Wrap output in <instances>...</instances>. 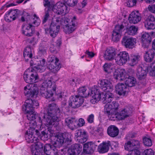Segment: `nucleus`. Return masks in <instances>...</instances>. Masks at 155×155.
<instances>
[{"mask_svg": "<svg viewBox=\"0 0 155 155\" xmlns=\"http://www.w3.org/2000/svg\"><path fill=\"white\" fill-rule=\"evenodd\" d=\"M60 110L58 106L55 104L52 103L49 105L47 113L44 114L42 120L34 111L27 114V117L30 121L33 120L37 118L41 124L44 122L47 126H54L55 127L58 124L60 120Z\"/></svg>", "mask_w": 155, "mask_h": 155, "instance_id": "f257e3e1", "label": "nucleus"}, {"mask_svg": "<svg viewBox=\"0 0 155 155\" xmlns=\"http://www.w3.org/2000/svg\"><path fill=\"white\" fill-rule=\"evenodd\" d=\"M36 71L34 68L33 69L28 68L24 74V80L26 83L29 84L24 88V93L28 97H36L38 92L37 84H31L37 82L38 80V76Z\"/></svg>", "mask_w": 155, "mask_h": 155, "instance_id": "f03ea898", "label": "nucleus"}, {"mask_svg": "<svg viewBox=\"0 0 155 155\" xmlns=\"http://www.w3.org/2000/svg\"><path fill=\"white\" fill-rule=\"evenodd\" d=\"M35 132L37 136L39 134V131L33 127H30L25 135V140L28 143H34L31 147V151L33 155H42V144L39 142L37 137L33 135Z\"/></svg>", "mask_w": 155, "mask_h": 155, "instance_id": "7ed1b4c3", "label": "nucleus"}, {"mask_svg": "<svg viewBox=\"0 0 155 155\" xmlns=\"http://www.w3.org/2000/svg\"><path fill=\"white\" fill-rule=\"evenodd\" d=\"M78 93L81 97H87L90 95L92 98L91 101L95 104L100 100L101 94L97 89L92 87L91 89L85 87H79L78 90Z\"/></svg>", "mask_w": 155, "mask_h": 155, "instance_id": "20e7f679", "label": "nucleus"}, {"mask_svg": "<svg viewBox=\"0 0 155 155\" xmlns=\"http://www.w3.org/2000/svg\"><path fill=\"white\" fill-rule=\"evenodd\" d=\"M58 18H61L60 25L63 26L64 31L66 33L69 34L74 31L75 29L76 17H73V19L71 22L69 19L67 18H63L60 16Z\"/></svg>", "mask_w": 155, "mask_h": 155, "instance_id": "39448f33", "label": "nucleus"}, {"mask_svg": "<svg viewBox=\"0 0 155 155\" xmlns=\"http://www.w3.org/2000/svg\"><path fill=\"white\" fill-rule=\"evenodd\" d=\"M61 18L56 17L53 19L49 29H45L46 33L50 34L52 38L56 37L58 34L60 25Z\"/></svg>", "mask_w": 155, "mask_h": 155, "instance_id": "423d86ee", "label": "nucleus"}, {"mask_svg": "<svg viewBox=\"0 0 155 155\" xmlns=\"http://www.w3.org/2000/svg\"><path fill=\"white\" fill-rule=\"evenodd\" d=\"M68 134L58 133L53 137L52 143L54 146L58 147L65 142L68 143L71 141V139L68 137ZM53 138H51L52 139Z\"/></svg>", "mask_w": 155, "mask_h": 155, "instance_id": "0eeeda50", "label": "nucleus"}, {"mask_svg": "<svg viewBox=\"0 0 155 155\" xmlns=\"http://www.w3.org/2000/svg\"><path fill=\"white\" fill-rule=\"evenodd\" d=\"M125 150L132 151V153L136 154V151L140 152L139 142L138 140H134L131 141H128L124 145Z\"/></svg>", "mask_w": 155, "mask_h": 155, "instance_id": "6e6552de", "label": "nucleus"}, {"mask_svg": "<svg viewBox=\"0 0 155 155\" xmlns=\"http://www.w3.org/2000/svg\"><path fill=\"white\" fill-rule=\"evenodd\" d=\"M84 102L83 98L78 95L71 96L69 101V105L72 108H76L81 106Z\"/></svg>", "mask_w": 155, "mask_h": 155, "instance_id": "1a4fd4ad", "label": "nucleus"}, {"mask_svg": "<svg viewBox=\"0 0 155 155\" xmlns=\"http://www.w3.org/2000/svg\"><path fill=\"white\" fill-rule=\"evenodd\" d=\"M76 140L80 143H82L86 142L88 138L87 133L81 129L77 130L74 134Z\"/></svg>", "mask_w": 155, "mask_h": 155, "instance_id": "9d476101", "label": "nucleus"}, {"mask_svg": "<svg viewBox=\"0 0 155 155\" xmlns=\"http://www.w3.org/2000/svg\"><path fill=\"white\" fill-rule=\"evenodd\" d=\"M20 13V11L18 9L10 10L5 14V19L7 22L15 20L18 17Z\"/></svg>", "mask_w": 155, "mask_h": 155, "instance_id": "9b49d317", "label": "nucleus"}, {"mask_svg": "<svg viewBox=\"0 0 155 155\" xmlns=\"http://www.w3.org/2000/svg\"><path fill=\"white\" fill-rule=\"evenodd\" d=\"M129 59L128 53L126 51H122L117 54L115 60L117 64L121 65L125 64Z\"/></svg>", "mask_w": 155, "mask_h": 155, "instance_id": "f8f14e48", "label": "nucleus"}, {"mask_svg": "<svg viewBox=\"0 0 155 155\" xmlns=\"http://www.w3.org/2000/svg\"><path fill=\"white\" fill-rule=\"evenodd\" d=\"M22 28V34L28 37L32 36L35 32L34 26L30 23L23 24Z\"/></svg>", "mask_w": 155, "mask_h": 155, "instance_id": "ddd939ff", "label": "nucleus"}, {"mask_svg": "<svg viewBox=\"0 0 155 155\" xmlns=\"http://www.w3.org/2000/svg\"><path fill=\"white\" fill-rule=\"evenodd\" d=\"M115 91L119 95L126 96L129 91V88L125 84L119 83L115 86Z\"/></svg>", "mask_w": 155, "mask_h": 155, "instance_id": "4468645a", "label": "nucleus"}, {"mask_svg": "<svg viewBox=\"0 0 155 155\" xmlns=\"http://www.w3.org/2000/svg\"><path fill=\"white\" fill-rule=\"evenodd\" d=\"M124 26L122 25H117L113 31L112 39L114 41H119L121 36Z\"/></svg>", "mask_w": 155, "mask_h": 155, "instance_id": "2eb2a0df", "label": "nucleus"}, {"mask_svg": "<svg viewBox=\"0 0 155 155\" xmlns=\"http://www.w3.org/2000/svg\"><path fill=\"white\" fill-rule=\"evenodd\" d=\"M98 86L104 91H110L113 89V86L110 81L107 79L100 80Z\"/></svg>", "mask_w": 155, "mask_h": 155, "instance_id": "dca6fc26", "label": "nucleus"}, {"mask_svg": "<svg viewBox=\"0 0 155 155\" xmlns=\"http://www.w3.org/2000/svg\"><path fill=\"white\" fill-rule=\"evenodd\" d=\"M136 38L132 37H124L122 41V44L126 48H133L136 43Z\"/></svg>", "mask_w": 155, "mask_h": 155, "instance_id": "f3484780", "label": "nucleus"}, {"mask_svg": "<svg viewBox=\"0 0 155 155\" xmlns=\"http://www.w3.org/2000/svg\"><path fill=\"white\" fill-rule=\"evenodd\" d=\"M119 104L116 101H113L111 103L106 104L104 106V111L107 113H112L113 112L117 111Z\"/></svg>", "mask_w": 155, "mask_h": 155, "instance_id": "a211bd4d", "label": "nucleus"}, {"mask_svg": "<svg viewBox=\"0 0 155 155\" xmlns=\"http://www.w3.org/2000/svg\"><path fill=\"white\" fill-rule=\"evenodd\" d=\"M141 18V15L138 11H135L132 12L130 15L128 20L130 23L135 24L139 22Z\"/></svg>", "mask_w": 155, "mask_h": 155, "instance_id": "6ab92c4d", "label": "nucleus"}, {"mask_svg": "<svg viewBox=\"0 0 155 155\" xmlns=\"http://www.w3.org/2000/svg\"><path fill=\"white\" fill-rule=\"evenodd\" d=\"M126 76V73L124 69H116L113 73L114 78L118 81L124 80Z\"/></svg>", "mask_w": 155, "mask_h": 155, "instance_id": "aec40b11", "label": "nucleus"}, {"mask_svg": "<svg viewBox=\"0 0 155 155\" xmlns=\"http://www.w3.org/2000/svg\"><path fill=\"white\" fill-rule=\"evenodd\" d=\"M107 93L105 94L101 93V99L102 102L104 104L110 103L114 99V95L110 91H106Z\"/></svg>", "mask_w": 155, "mask_h": 155, "instance_id": "412c9836", "label": "nucleus"}, {"mask_svg": "<svg viewBox=\"0 0 155 155\" xmlns=\"http://www.w3.org/2000/svg\"><path fill=\"white\" fill-rule=\"evenodd\" d=\"M44 86H46L47 89L48 90V91L50 93H52V96L53 94L55 93L56 85L55 83L54 82H52L50 80H46L44 82Z\"/></svg>", "mask_w": 155, "mask_h": 155, "instance_id": "4be33fe9", "label": "nucleus"}, {"mask_svg": "<svg viewBox=\"0 0 155 155\" xmlns=\"http://www.w3.org/2000/svg\"><path fill=\"white\" fill-rule=\"evenodd\" d=\"M116 56V52L114 48L112 47L107 48L106 50L104 57L107 60L111 61L114 59Z\"/></svg>", "mask_w": 155, "mask_h": 155, "instance_id": "5701e85b", "label": "nucleus"}, {"mask_svg": "<svg viewBox=\"0 0 155 155\" xmlns=\"http://www.w3.org/2000/svg\"><path fill=\"white\" fill-rule=\"evenodd\" d=\"M145 26L147 29L155 28V18L152 15L149 16L145 22Z\"/></svg>", "mask_w": 155, "mask_h": 155, "instance_id": "b1692460", "label": "nucleus"}, {"mask_svg": "<svg viewBox=\"0 0 155 155\" xmlns=\"http://www.w3.org/2000/svg\"><path fill=\"white\" fill-rule=\"evenodd\" d=\"M33 100L32 99H28L26 100L25 104L23 106L22 108L23 111L26 114L34 111L32 105Z\"/></svg>", "mask_w": 155, "mask_h": 155, "instance_id": "393cba45", "label": "nucleus"}, {"mask_svg": "<svg viewBox=\"0 0 155 155\" xmlns=\"http://www.w3.org/2000/svg\"><path fill=\"white\" fill-rule=\"evenodd\" d=\"M66 124L72 130L77 128V120L75 118L68 117L65 120Z\"/></svg>", "mask_w": 155, "mask_h": 155, "instance_id": "a878e982", "label": "nucleus"}, {"mask_svg": "<svg viewBox=\"0 0 155 155\" xmlns=\"http://www.w3.org/2000/svg\"><path fill=\"white\" fill-rule=\"evenodd\" d=\"M82 146L80 144L75 143L72 145L68 151V155H75L76 152L81 151Z\"/></svg>", "mask_w": 155, "mask_h": 155, "instance_id": "bb28decb", "label": "nucleus"}, {"mask_svg": "<svg viewBox=\"0 0 155 155\" xmlns=\"http://www.w3.org/2000/svg\"><path fill=\"white\" fill-rule=\"evenodd\" d=\"M132 109L130 107H127L122 109L119 114V120H123L129 117L132 112Z\"/></svg>", "mask_w": 155, "mask_h": 155, "instance_id": "cd10ccee", "label": "nucleus"}, {"mask_svg": "<svg viewBox=\"0 0 155 155\" xmlns=\"http://www.w3.org/2000/svg\"><path fill=\"white\" fill-rule=\"evenodd\" d=\"M108 134L111 137H115L117 136L119 134L118 128L114 125H110L107 129Z\"/></svg>", "mask_w": 155, "mask_h": 155, "instance_id": "c85d7f7f", "label": "nucleus"}, {"mask_svg": "<svg viewBox=\"0 0 155 155\" xmlns=\"http://www.w3.org/2000/svg\"><path fill=\"white\" fill-rule=\"evenodd\" d=\"M40 63L38 65L35 66L33 67L34 70L37 72H42L45 70L46 66L45 60L44 59H41L40 61Z\"/></svg>", "mask_w": 155, "mask_h": 155, "instance_id": "c756f323", "label": "nucleus"}, {"mask_svg": "<svg viewBox=\"0 0 155 155\" xmlns=\"http://www.w3.org/2000/svg\"><path fill=\"white\" fill-rule=\"evenodd\" d=\"M94 145V143L91 141L85 143L83 147L84 151L87 154L92 153L93 152V148Z\"/></svg>", "mask_w": 155, "mask_h": 155, "instance_id": "7c9ffc66", "label": "nucleus"}, {"mask_svg": "<svg viewBox=\"0 0 155 155\" xmlns=\"http://www.w3.org/2000/svg\"><path fill=\"white\" fill-rule=\"evenodd\" d=\"M61 68V65L59 61L50 63L49 64L48 68L51 72L56 73Z\"/></svg>", "mask_w": 155, "mask_h": 155, "instance_id": "2f4dec72", "label": "nucleus"}, {"mask_svg": "<svg viewBox=\"0 0 155 155\" xmlns=\"http://www.w3.org/2000/svg\"><path fill=\"white\" fill-rule=\"evenodd\" d=\"M40 92L41 95L43 97L47 98L52 96V93H49L48 91L46 86H44V82H43L42 86L40 88Z\"/></svg>", "mask_w": 155, "mask_h": 155, "instance_id": "473e14b6", "label": "nucleus"}, {"mask_svg": "<svg viewBox=\"0 0 155 155\" xmlns=\"http://www.w3.org/2000/svg\"><path fill=\"white\" fill-rule=\"evenodd\" d=\"M109 149V144L108 143L103 142L98 146L97 150L100 153H104L107 152Z\"/></svg>", "mask_w": 155, "mask_h": 155, "instance_id": "72a5a7b5", "label": "nucleus"}, {"mask_svg": "<svg viewBox=\"0 0 155 155\" xmlns=\"http://www.w3.org/2000/svg\"><path fill=\"white\" fill-rule=\"evenodd\" d=\"M23 55L26 61H28L29 59H31L32 56V54L31 49L30 46H27L25 48L24 51Z\"/></svg>", "mask_w": 155, "mask_h": 155, "instance_id": "f704fd0d", "label": "nucleus"}, {"mask_svg": "<svg viewBox=\"0 0 155 155\" xmlns=\"http://www.w3.org/2000/svg\"><path fill=\"white\" fill-rule=\"evenodd\" d=\"M124 79H125V84L129 87L135 86L136 83V79L133 77L131 76H129L128 78L126 77Z\"/></svg>", "mask_w": 155, "mask_h": 155, "instance_id": "c9c22d12", "label": "nucleus"}, {"mask_svg": "<svg viewBox=\"0 0 155 155\" xmlns=\"http://www.w3.org/2000/svg\"><path fill=\"white\" fill-rule=\"evenodd\" d=\"M147 71L142 67H138L137 69V71L136 73L138 79L140 80H142L145 78L147 75Z\"/></svg>", "mask_w": 155, "mask_h": 155, "instance_id": "e433bc0d", "label": "nucleus"}, {"mask_svg": "<svg viewBox=\"0 0 155 155\" xmlns=\"http://www.w3.org/2000/svg\"><path fill=\"white\" fill-rule=\"evenodd\" d=\"M154 56V53L152 50H148L146 52L144 58L146 61L148 62L151 61Z\"/></svg>", "mask_w": 155, "mask_h": 155, "instance_id": "4c0bfd02", "label": "nucleus"}, {"mask_svg": "<svg viewBox=\"0 0 155 155\" xmlns=\"http://www.w3.org/2000/svg\"><path fill=\"white\" fill-rule=\"evenodd\" d=\"M138 29V27L132 25L127 28L125 33L129 35H134L137 34Z\"/></svg>", "mask_w": 155, "mask_h": 155, "instance_id": "58836bf2", "label": "nucleus"}, {"mask_svg": "<svg viewBox=\"0 0 155 155\" xmlns=\"http://www.w3.org/2000/svg\"><path fill=\"white\" fill-rule=\"evenodd\" d=\"M141 40L143 44H148L151 41V38L149 34L145 32L143 34L141 37Z\"/></svg>", "mask_w": 155, "mask_h": 155, "instance_id": "ea45409f", "label": "nucleus"}, {"mask_svg": "<svg viewBox=\"0 0 155 155\" xmlns=\"http://www.w3.org/2000/svg\"><path fill=\"white\" fill-rule=\"evenodd\" d=\"M140 58V56L137 54H132L130 59V64L131 66H133L137 63Z\"/></svg>", "mask_w": 155, "mask_h": 155, "instance_id": "a19ab883", "label": "nucleus"}, {"mask_svg": "<svg viewBox=\"0 0 155 155\" xmlns=\"http://www.w3.org/2000/svg\"><path fill=\"white\" fill-rule=\"evenodd\" d=\"M147 71L150 75H155V62L152 63L147 67Z\"/></svg>", "mask_w": 155, "mask_h": 155, "instance_id": "79ce46f5", "label": "nucleus"}, {"mask_svg": "<svg viewBox=\"0 0 155 155\" xmlns=\"http://www.w3.org/2000/svg\"><path fill=\"white\" fill-rule=\"evenodd\" d=\"M53 146V145H51L50 144H46L44 146V150L42 147V151L41 152L42 155H47V152H49Z\"/></svg>", "mask_w": 155, "mask_h": 155, "instance_id": "37998d69", "label": "nucleus"}, {"mask_svg": "<svg viewBox=\"0 0 155 155\" xmlns=\"http://www.w3.org/2000/svg\"><path fill=\"white\" fill-rule=\"evenodd\" d=\"M69 11L66 5L64 3H63V5H61L60 10L58 12V15L66 14Z\"/></svg>", "mask_w": 155, "mask_h": 155, "instance_id": "c03bdc74", "label": "nucleus"}, {"mask_svg": "<svg viewBox=\"0 0 155 155\" xmlns=\"http://www.w3.org/2000/svg\"><path fill=\"white\" fill-rule=\"evenodd\" d=\"M112 65L111 63L105 64L103 67L104 71L108 73H110L112 68Z\"/></svg>", "mask_w": 155, "mask_h": 155, "instance_id": "a18cd8bd", "label": "nucleus"}, {"mask_svg": "<svg viewBox=\"0 0 155 155\" xmlns=\"http://www.w3.org/2000/svg\"><path fill=\"white\" fill-rule=\"evenodd\" d=\"M61 5H63V3L58 2L53 6L52 8L53 11L58 15V12Z\"/></svg>", "mask_w": 155, "mask_h": 155, "instance_id": "49530a36", "label": "nucleus"}, {"mask_svg": "<svg viewBox=\"0 0 155 155\" xmlns=\"http://www.w3.org/2000/svg\"><path fill=\"white\" fill-rule=\"evenodd\" d=\"M106 112H105L106 113ZM117 111L113 112L112 113H110L109 114H107L110 120H111L114 121L117 120L118 115L117 114Z\"/></svg>", "mask_w": 155, "mask_h": 155, "instance_id": "de8ad7c7", "label": "nucleus"}, {"mask_svg": "<svg viewBox=\"0 0 155 155\" xmlns=\"http://www.w3.org/2000/svg\"><path fill=\"white\" fill-rule=\"evenodd\" d=\"M58 146H54L52 147L49 152H47V155H57V150L56 147Z\"/></svg>", "mask_w": 155, "mask_h": 155, "instance_id": "09e8293b", "label": "nucleus"}, {"mask_svg": "<svg viewBox=\"0 0 155 155\" xmlns=\"http://www.w3.org/2000/svg\"><path fill=\"white\" fill-rule=\"evenodd\" d=\"M143 143L144 145L147 146H151L152 145L150 139L146 137L143 139Z\"/></svg>", "mask_w": 155, "mask_h": 155, "instance_id": "8fccbe9b", "label": "nucleus"}, {"mask_svg": "<svg viewBox=\"0 0 155 155\" xmlns=\"http://www.w3.org/2000/svg\"><path fill=\"white\" fill-rule=\"evenodd\" d=\"M127 5L129 7H132L135 5L137 0H127Z\"/></svg>", "mask_w": 155, "mask_h": 155, "instance_id": "3c124183", "label": "nucleus"}, {"mask_svg": "<svg viewBox=\"0 0 155 155\" xmlns=\"http://www.w3.org/2000/svg\"><path fill=\"white\" fill-rule=\"evenodd\" d=\"M48 61L50 63L52 62L56 63V61H59V59L56 57H55L54 55L49 56L48 58Z\"/></svg>", "mask_w": 155, "mask_h": 155, "instance_id": "603ef678", "label": "nucleus"}, {"mask_svg": "<svg viewBox=\"0 0 155 155\" xmlns=\"http://www.w3.org/2000/svg\"><path fill=\"white\" fill-rule=\"evenodd\" d=\"M154 153L153 150L151 149H147L144 151L142 155H154Z\"/></svg>", "mask_w": 155, "mask_h": 155, "instance_id": "864d4df0", "label": "nucleus"}, {"mask_svg": "<svg viewBox=\"0 0 155 155\" xmlns=\"http://www.w3.org/2000/svg\"><path fill=\"white\" fill-rule=\"evenodd\" d=\"M85 124V122L84 119L80 118L79 119L78 122L77 121V128L78 127H82L84 126Z\"/></svg>", "mask_w": 155, "mask_h": 155, "instance_id": "5fc2aeb1", "label": "nucleus"}, {"mask_svg": "<svg viewBox=\"0 0 155 155\" xmlns=\"http://www.w3.org/2000/svg\"><path fill=\"white\" fill-rule=\"evenodd\" d=\"M94 115L93 114L88 115L87 118L86 120L87 122L90 124H91L94 122Z\"/></svg>", "mask_w": 155, "mask_h": 155, "instance_id": "6e6d98bb", "label": "nucleus"}, {"mask_svg": "<svg viewBox=\"0 0 155 155\" xmlns=\"http://www.w3.org/2000/svg\"><path fill=\"white\" fill-rule=\"evenodd\" d=\"M47 49V47L41 45L39 49V52L41 54H44L46 53Z\"/></svg>", "mask_w": 155, "mask_h": 155, "instance_id": "4d7b16f0", "label": "nucleus"}, {"mask_svg": "<svg viewBox=\"0 0 155 155\" xmlns=\"http://www.w3.org/2000/svg\"><path fill=\"white\" fill-rule=\"evenodd\" d=\"M32 22L35 26H38L40 24V20L38 18L36 17L32 19Z\"/></svg>", "mask_w": 155, "mask_h": 155, "instance_id": "13d9d810", "label": "nucleus"}, {"mask_svg": "<svg viewBox=\"0 0 155 155\" xmlns=\"http://www.w3.org/2000/svg\"><path fill=\"white\" fill-rule=\"evenodd\" d=\"M49 17V15L48 11H46L45 12V15L44 17V19L43 21V23H44L46 22Z\"/></svg>", "mask_w": 155, "mask_h": 155, "instance_id": "bf43d9fd", "label": "nucleus"}, {"mask_svg": "<svg viewBox=\"0 0 155 155\" xmlns=\"http://www.w3.org/2000/svg\"><path fill=\"white\" fill-rule=\"evenodd\" d=\"M148 9L151 12L155 13V5H149L148 7Z\"/></svg>", "mask_w": 155, "mask_h": 155, "instance_id": "052dcab7", "label": "nucleus"}, {"mask_svg": "<svg viewBox=\"0 0 155 155\" xmlns=\"http://www.w3.org/2000/svg\"><path fill=\"white\" fill-rule=\"evenodd\" d=\"M85 54L87 55L88 58H93L94 55V54L93 52L88 51L85 52Z\"/></svg>", "mask_w": 155, "mask_h": 155, "instance_id": "680f3d73", "label": "nucleus"}, {"mask_svg": "<svg viewBox=\"0 0 155 155\" xmlns=\"http://www.w3.org/2000/svg\"><path fill=\"white\" fill-rule=\"evenodd\" d=\"M78 2V0H72V3H69L68 5L69 6L73 7L75 6Z\"/></svg>", "mask_w": 155, "mask_h": 155, "instance_id": "e2e57ef3", "label": "nucleus"}, {"mask_svg": "<svg viewBox=\"0 0 155 155\" xmlns=\"http://www.w3.org/2000/svg\"><path fill=\"white\" fill-rule=\"evenodd\" d=\"M35 38H32L31 39H28L27 40V42L31 44V45H34L35 44Z\"/></svg>", "mask_w": 155, "mask_h": 155, "instance_id": "0e129e2a", "label": "nucleus"}, {"mask_svg": "<svg viewBox=\"0 0 155 155\" xmlns=\"http://www.w3.org/2000/svg\"><path fill=\"white\" fill-rule=\"evenodd\" d=\"M44 5L45 7H49L50 6V2L48 0H44Z\"/></svg>", "mask_w": 155, "mask_h": 155, "instance_id": "69168bd1", "label": "nucleus"}, {"mask_svg": "<svg viewBox=\"0 0 155 155\" xmlns=\"http://www.w3.org/2000/svg\"><path fill=\"white\" fill-rule=\"evenodd\" d=\"M32 105L33 108L36 107V108H37V107L39 106V103L38 101L36 100H33V103H32Z\"/></svg>", "mask_w": 155, "mask_h": 155, "instance_id": "338daca9", "label": "nucleus"}, {"mask_svg": "<svg viewBox=\"0 0 155 155\" xmlns=\"http://www.w3.org/2000/svg\"><path fill=\"white\" fill-rule=\"evenodd\" d=\"M61 43V40L60 39H58L55 43L54 45L56 46L59 47Z\"/></svg>", "mask_w": 155, "mask_h": 155, "instance_id": "774afa93", "label": "nucleus"}]
</instances>
